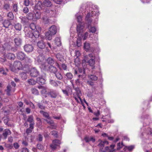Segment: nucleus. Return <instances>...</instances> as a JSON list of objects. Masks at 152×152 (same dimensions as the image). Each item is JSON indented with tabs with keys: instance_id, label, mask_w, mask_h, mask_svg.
<instances>
[{
	"instance_id": "nucleus-1",
	"label": "nucleus",
	"mask_w": 152,
	"mask_h": 152,
	"mask_svg": "<svg viewBox=\"0 0 152 152\" xmlns=\"http://www.w3.org/2000/svg\"><path fill=\"white\" fill-rule=\"evenodd\" d=\"M99 143L98 145V146L99 147L101 151L102 152H114L113 150L115 145H111L110 147L106 146L108 144V142L106 140L99 141Z\"/></svg>"
},
{
	"instance_id": "nucleus-2",
	"label": "nucleus",
	"mask_w": 152,
	"mask_h": 152,
	"mask_svg": "<svg viewBox=\"0 0 152 152\" xmlns=\"http://www.w3.org/2000/svg\"><path fill=\"white\" fill-rule=\"evenodd\" d=\"M11 70L12 72H15L17 69L18 70L23 69L21 62L19 61H15L13 65V67H10Z\"/></svg>"
},
{
	"instance_id": "nucleus-3",
	"label": "nucleus",
	"mask_w": 152,
	"mask_h": 152,
	"mask_svg": "<svg viewBox=\"0 0 152 152\" xmlns=\"http://www.w3.org/2000/svg\"><path fill=\"white\" fill-rule=\"evenodd\" d=\"M30 28L32 30L34 31L36 33V36H35V38L39 36V31H41V28L39 26H36L34 23H31L30 25Z\"/></svg>"
},
{
	"instance_id": "nucleus-4",
	"label": "nucleus",
	"mask_w": 152,
	"mask_h": 152,
	"mask_svg": "<svg viewBox=\"0 0 152 152\" xmlns=\"http://www.w3.org/2000/svg\"><path fill=\"white\" fill-rule=\"evenodd\" d=\"M61 143L60 140L58 139H55L52 141V143L50 145V147L52 150H56L58 147H60Z\"/></svg>"
},
{
	"instance_id": "nucleus-5",
	"label": "nucleus",
	"mask_w": 152,
	"mask_h": 152,
	"mask_svg": "<svg viewBox=\"0 0 152 152\" xmlns=\"http://www.w3.org/2000/svg\"><path fill=\"white\" fill-rule=\"evenodd\" d=\"M97 11V10L96 11L93 10L91 12H89L87 13L86 17V20L88 22L89 24H90L92 22V20L90 18V17L96 15V14H97L96 13Z\"/></svg>"
},
{
	"instance_id": "nucleus-6",
	"label": "nucleus",
	"mask_w": 152,
	"mask_h": 152,
	"mask_svg": "<svg viewBox=\"0 0 152 152\" xmlns=\"http://www.w3.org/2000/svg\"><path fill=\"white\" fill-rule=\"evenodd\" d=\"M44 60V57L43 56L39 55L37 58V61L39 64L41 65L42 67L44 69H46L47 66L45 64H43L42 62Z\"/></svg>"
},
{
	"instance_id": "nucleus-7",
	"label": "nucleus",
	"mask_w": 152,
	"mask_h": 152,
	"mask_svg": "<svg viewBox=\"0 0 152 152\" xmlns=\"http://www.w3.org/2000/svg\"><path fill=\"white\" fill-rule=\"evenodd\" d=\"M30 74L31 76L36 77L39 75V72L36 68L34 67L30 70Z\"/></svg>"
},
{
	"instance_id": "nucleus-8",
	"label": "nucleus",
	"mask_w": 152,
	"mask_h": 152,
	"mask_svg": "<svg viewBox=\"0 0 152 152\" xmlns=\"http://www.w3.org/2000/svg\"><path fill=\"white\" fill-rule=\"evenodd\" d=\"M45 12L46 15L48 16L55 17L56 15V11L55 10H47Z\"/></svg>"
},
{
	"instance_id": "nucleus-9",
	"label": "nucleus",
	"mask_w": 152,
	"mask_h": 152,
	"mask_svg": "<svg viewBox=\"0 0 152 152\" xmlns=\"http://www.w3.org/2000/svg\"><path fill=\"white\" fill-rule=\"evenodd\" d=\"M58 93L56 91L52 90L48 93V96L52 98H55L58 95Z\"/></svg>"
},
{
	"instance_id": "nucleus-10",
	"label": "nucleus",
	"mask_w": 152,
	"mask_h": 152,
	"mask_svg": "<svg viewBox=\"0 0 152 152\" xmlns=\"http://www.w3.org/2000/svg\"><path fill=\"white\" fill-rule=\"evenodd\" d=\"M22 39L19 37H17L14 39V42L16 47L19 46L22 43Z\"/></svg>"
},
{
	"instance_id": "nucleus-11",
	"label": "nucleus",
	"mask_w": 152,
	"mask_h": 152,
	"mask_svg": "<svg viewBox=\"0 0 152 152\" xmlns=\"http://www.w3.org/2000/svg\"><path fill=\"white\" fill-rule=\"evenodd\" d=\"M24 49L25 51L27 52H30L33 50V47L31 45L27 44L24 46Z\"/></svg>"
},
{
	"instance_id": "nucleus-12",
	"label": "nucleus",
	"mask_w": 152,
	"mask_h": 152,
	"mask_svg": "<svg viewBox=\"0 0 152 152\" xmlns=\"http://www.w3.org/2000/svg\"><path fill=\"white\" fill-rule=\"evenodd\" d=\"M84 26L79 24H78L77 27V32L79 35H82V33L83 32V29L84 28Z\"/></svg>"
},
{
	"instance_id": "nucleus-13",
	"label": "nucleus",
	"mask_w": 152,
	"mask_h": 152,
	"mask_svg": "<svg viewBox=\"0 0 152 152\" xmlns=\"http://www.w3.org/2000/svg\"><path fill=\"white\" fill-rule=\"evenodd\" d=\"M26 31H25V33L26 35L28 37L32 38L33 36L35 37V36H36V33L34 32L33 33L31 31L27 30V29H25Z\"/></svg>"
},
{
	"instance_id": "nucleus-14",
	"label": "nucleus",
	"mask_w": 152,
	"mask_h": 152,
	"mask_svg": "<svg viewBox=\"0 0 152 152\" xmlns=\"http://www.w3.org/2000/svg\"><path fill=\"white\" fill-rule=\"evenodd\" d=\"M26 55L25 54L21 52H18L17 53V58L20 60H23L25 58Z\"/></svg>"
},
{
	"instance_id": "nucleus-15",
	"label": "nucleus",
	"mask_w": 152,
	"mask_h": 152,
	"mask_svg": "<svg viewBox=\"0 0 152 152\" xmlns=\"http://www.w3.org/2000/svg\"><path fill=\"white\" fill-rule=\"evenodd\" d=\"M57 29L56 26L55 25H52L49 29L48 31L55 35L57 33Z\"/></svg>"
},
{
	"instance_id": "nucleus-16",
	"label": "nucleus",
	"mask_w": 152,
	"mask_h": 152,
	"mask_svg": "<svg viewBox=\"0 0 152 152\" xmlns=\"http://www.w3.org/2000/svg\"><path fill=\"white\" fill-rule=\"evenodd\" d=\"M27 121L29 122V126H30L31 127H32V126H34V120L33 117L32 115H29L28 117Z\"/></svg>"
},
{
	"instance_id": "nucleus-17",
	"label": "nucleus",
	"mask_w": 152,
	"mask_h": 152,
	"mask_svg": "<svg viewBox=\"0 0 152 152\" xmlns=\"http://www.w3.org/2000/svg\"><path fill=\"white\" fill-rule=\"evenodd\" d=\"M11 134V132L8 129H6L2 133V135L3 136L4 139H6L7 137V136Z\"/></svg>"
},
{
	"instance_id": "nucleus-18",
	"label": "nucleus",
	"mask_w": 152,
	"mask_h": 152,
	"mask_svg": "<svg viewBox=\"0 0 152 152\" xmlns=\"http://www.w3.org/2000/svg\"><path fill=\"white\" fill-rule=\"evenodd\" d=\"M84 140L86 142H88L90 141L94 142L95 141L94 137L92 136H86L85 137Z\"/></svg>"
},
{
	"instance_id": "nucleus-19",
	"label": "nucleus",
	"mask_w": 152,
	"mask_h": 152,
	"mask_svg": "<svg viewBox=\"0 0 152 152\" xmlns=\"http://www.w3.org/2000/svg\"><path fill=\"white\" fill-rule=\"evenodd\" d=\"M37 45L40 49H43L45 47V43L42 40H39L37 43Z\"/></svg>"
},
{
	"instance_id": "nucleus-20",
	"label": "nucleus",
	"mask_w": 152,
	"mask_h": 152,
	"mask_svg": "<svg viewBox=\"0 0 152 152\" xmlns=\"http://www.w3.org/2000/svg\"><path fill=\"white\" fill-rule=\"evenodd\" d=\"M43 4L47 7H50L52 5L51 0H43Z\"/></svg>"
},
{
	"instance_id": "nucleus-21",
	"label": "nucleus",
	"mask_w": 152,
	"mask_h": 152,
	"mask_svg": "<svg viewBox=\"0 0 152 152\" xmlns=\"http://www.w3.org/2000/svg\"><path fill=\"white\" fill-rule=\"evenodd\" d=\"M45 82V80L42 77H39L37 78V82L40 85L44 84Z\"/></svg>"
},
{
	"instance_id": "nucleus-22",
	"label": "nucleus",
	"mask_w": 152,
	"mask_h": 152,
	"mask_svg": "<svg viewBox=\"0 0 152 152\" xmlns=\"http://www.w3.org/2000/svg\"><path fill=\"white\" fill-rule=\"evenodd\" d=\"M54 35L53 34L51 33H50V32L47 31L46 32L45 34V38L47 39L50 40L52 39V37Z\"/></svg>"
},
{
	"instance_id": "nucleus-23",
	"label": "nucleus",
	"mask_w": 152,
	"mask_h": 152,
	"mask_svg": "<svg viewBox=\"0 0 152 152\" xmlns=\"http://www.w3.org/2000/svg\"><path fill=\"white\" fill-rule=\"evenodd\" d=\"M49 71L51 73L55 74L57 71V69L55 66L50 65L48 67Z\"/></svg>"
},
{
	"instance_id": "nucleus-24",
	"label": "nucleus",
	"mask_w": 152,
	"mask_h": 152,
	"mask_svg": "<svg viewBox=\"0 0 152 152\" xmlns=\"http://www.w3.org/2000/svg\"><path fill=\"white\" fill-rule=\"evenodd\" d=\"M94 59L95 58H91L88 62L90 66L92 67V69H94L95 68V61Z\"/></svg>"
},
{
	"instance_id": "nucleus-25",
	"label": "nucleus",
	"mask_w": 152,
	"mask_h": 152,
	"mask_svg": "<svg viewBox=\"0 0 152 152\" xmlns=\"http://www.w3.org/2000/svg\"><path fill=\"white\" fill-rule=\"evenodd\" d=\"M42 4L41 1H39L37 4H36L35 7L36 9L39 10H40L42 9Z\"/></svg>"
},
{
	"instance_id": "nucleus-26",
	"label": "nucleus",
	"mask_w": 152,
	"mask_h": 152,
	"mask_svg": "<svg viewBox=\"0 0 152 152\" xmlns=\"http://www.w3.org/2000/svg\"><path fill=\"white\" fill-rule=\"evenodd\" d=\"M55 43L57 46H60L61 44L60 37H56L55 40Z\"/></svg>"
},
{
	"instance_id": "nucleus-27",
	"label": "nucleus",
	"mask_w": 152,
	"mask_h": 152,
	"mask_svg": "<svg viewBox=\"0 0 152 152\" xmlns=\"http://www.w3.org/2000/svg\"><path fill=\"white\" fill-rule=\"evenodd\" d=\"M54 74H55L56 77L58 80H61L63 78L62 75L59 72H58L57 71Z\"/></svg>"
},
{
	"instance_id": "nucleus-28",
	"label": "nucleus",
	"mask_w": 152,
	"mask_h": 152,
	"mask_svg": "<svg viewBox=\"0 0 152 152\" xmlns=\"http://www.w3.org/2000/svg\"><path fill=\"white\" fill-rule=\"evenodd\" d=\"M73 97L78 103H81V104H83V102L82 99L80 98V97L76 96L75 94H73Z\"/></svg>"
},
{
	"instance_id": "nucleus-29",
	"label": "nucleus",
	"mask_w": 152,
	"mask_h": 152,
	"mask_svg": "<svg viewBox=\"0 0 152 152\" xmlns=\"http://www.w3.org/2000/svg\"><path fill=\"white\" fill-rule=\"evenodd\" d=\"M3 24L4 27L7 28L11 25V23L9 20H5L4 21Z\"/></svg>"
},
{
	"instance_id": "nucleus-30",
	"label": "nucleus",
	"mask_w": 152,
	"mask_h": 152,
	"mask_svg": "<svg viewBox=\"0 0 152 152\" xmlns=\"http://www.w3.org/2000/svg\"><path fill=\"white\" fill-rule=\"evenodd\" d=\"M41 13L39 11L36 12L34 15V20L39 19L40 18Z\"/></svg>"
},
{
	"instance_id": "nucleus-31",
	"label": "nucleus",
	"mask_w": 152,
	"mask_h": 152,
	"mask_svg": "<svg viewBox=\"0 0 152 152\" xmlns=\"http://www.w3.org/2000/svg\"><path fill=\"white\" fill-rule=\"evenodd\" d=\"M24 59H25V63L26 64H28V66L29 65V64H31L32 62L31 59L28 57L26 56Z\"/></svg>"
},
{
	"instance_id": "nucleus-32",
	"label": "nucleus",
	"mask_w": 152,
	"mask_h": 152,
	"mask_svg": "<svg viewBox=\"0 0 152 152\" xmlns=\"http://www.w3.org/2000/svg\"><path fill=\"white\" fill-rule=\"evenodd\" d=\"M14 27L16 30L20 31L22 28V26L20 23H17L14 25Z\"/></svg>"
},
{
	"instance_id": "nucleus-33",
	"label": "nucleus",
	"mask_w": 152,
	"mask_h": 152,
	"mask_svg": "<svg viewBox=\"0 0 152 152\" xmlns=\"http://www.w3.org/2000/svg\"><path fill=\"white\" fill-rule=\"evenodd\" d=\"M40 113L42 114L44 117L48 119H50V117L48 113L42 111H40Z\"/></svg>"
},
{
	"instance_id": "nucleus-34",
	"label": "nucleus",
	"mask_w": 152,
	"mask_h": 152,
	"mask_svg": "<svg viewBox=\"0 0 152 152\" xmlns=\"http://www.w3.org/2000/svg\"><path fill=\"white\" fill-rule=\"evenodd\" d=\"M7 18L9 20H12L14 18V16L12 12H10L7 15Z\"/></svg>"
},
{
	"instance_id": "nucleus-35",
	"label": "nucleus",
	"mask_w": 152,
	"mask_h": 152,
	"mask_svg": "<svg viewBox=\"0 0 152 152\" xmlns=\"http://www.w3.org/2000/svg\"><path fill=\"white\" fill-rule=\"evenodd\" d=\"M46 62L49 64H53L54 63V60L52 58L49 57L46 60Z\"/></svg>"
},
{
	"instance_id": "nucleus-36",
	"label": "nucleus",
	"mask_w": 152,
	"mask_h": 152,
	"mask_svg": "<svg viewBox=\"0 0 152 152\" xmlns=\"http://www.w3.org/2000/svg\"><path fill=\"white\" fill-rule=\"evenodd\" d=\"M6 57L10 60H14L15 58V56L13 54L9 53L6 56Z\"/></svg>"
},
{
	"instance_id": "nucleus-37",
	"label": "nucleus",
	"mask_w": 152,
	"mask_h": 152,
	"mask_svg": "<svg viewBox=\"0 0 152 152\" xmlns=\"http://www.w3.org/2000/svg\"><path fill=\"white\" fill-rule=\"evenodd\" d=\"M12 90V88L10 85H9L7 86V89L5 90L8 96L10 95V92Z\"/></svg>"
},
{
	"instance_id": "nucleus-38",
	"label": "nucleus",
	"mask_w": 152,
	"mask_h": 152,
	"mask_svg": "<svg viewBox=\"0 0 152 152\" xmlns=\"http://www.w3.org/2000/svg\"><path fill=\"white\" fill-rule=\"evenodd\" d=\"M56 57L58 61H61L64 60L63 56L59 53H57L56 55Z\"/></svg>"
},
{
	"instance_id": "nucleus-39",
	"label": "nucleus",
	"mask_w": 152,
	"mask_h": 152,
	"mask_svg": "<svg viewBox=\"0 0 152 152\" xmlns=\"http://www.w3.org/2000/svg\"><path fill=\"white\" fill-rule=\"evenodd\" d=\"M38 88L39 89H42L41 92L42 94H45L46 92V87L42 86H40L38 87Z\"/></svg>"
},
{
	"instance_id": "nucleus-40",
	"label": "nucleus",
	"mask_w": 152,
	"mask_h": 152,
	"mask_svg": "<svg viewBox=\"0 0 152 152\" xmlns=\"http://www.w3.org/2000/svg\"><path fill=\"white\" fill-rule=\"evenodd\" d=\"M34 15L32 13L30 12L28 13L27 16V18L28 20H34Z\"/></svg>"
},
{
	"instance_id": "nucleus-41",
	"label": "nucleus",
	"mask_w": 152,
	"mask_h": 152,
	"mask_svg": "<svg viewBox=\"0 0 152 152\" xmlns=\"http://www.w3.org/2000/svg\"><path fill=\"white\" fill-rule=\"evenodd\" d=\"M65 75L67 79L68 80L71 79L73 77L72 74L70 72L67 73Z\"/></svg>"
},
{
	"instance_id": "nucleus-42",
	"label": "nucleus",
	"mask_w": 152,
	"mask_h": 152,
	"mask_svg": "<svg viewBox=\"0 0 152 152\" xmlns=\"http://www.w3.org/2000/svg\"><path fill=\"white\" fill-rule=\"evenodd\" d=\"M84 47L86 51L89 50L90 48V44L86 42L84 44Z\"/></svg>"
},
{
	"instance_id": "nucleus-43",
	"label": "nucleus",
	"mask_w": 152,
	"mask_h": 152,
	"mask_svg": "<svg viewBox=\"0 0 152 152\" xmlns=\"http://www.w3.org/2000/svg\"><path fill=\"white\" fill-rule=\"evenodd\" d=\"M89 77L90 79L93 81H96L98 79V77L94 75H89Z\"/></svg>"
},
{
	"instance_id": "nucleus-44",
	"label": "nucleus",
	"mask_w": 152,
	"mask_h": 152,
	"mask_svg": "<svg viewBox=\"0 0 152 152\" xmlns=\"http://www.w3.org/2000/svg\"><path fill=\"white\" fill-rule=\"evenodd\" d=\"M49 82L50 84L53 86L57 87L58 86V83L55 80L50 79Z\"/></svg>"
},
{
	"instance_id": "nucleus-45",
	"label": "nucleus",
	"mask_w": 152,
	"mask_h": 152,
	"mask_svg": "<svg viewBox=\"0 0 152 152\" xmlns=\"http://www.w3.org/2000/svg\"><path fill=\"white\" fill-rule=\"evenodd\" d=\"M5 49L7 50H10L12 49V46L8 43H5L4 45Z\"/></svg>"
},
{
	"instance_id": "nucleus-46",
	"label": "nucleus",
	"mask_w": 152,
	"mask_h": 152,
	"mask_svg": "<svg viewBox=\"0 0 152 152\" xmlns=\"http://www.w3.org/2000/svg\"><path fill=\"white\" fill-rule=\"evenodd\" d=\"M28 19L27 18L22 17L21 18V22L24 24H26L28 22Z\"/></svg>"
},
{
	"instance_id": "nucleus-47",
	"label": "nucleus",
	"mask_w": 152,
	"mask_h": 152,
	"mask_svg": "<svg viewBox=\"0 0 152 152\" xmlns=\"http://www.w3.org/2000/svg\"><path fill=\"white\" fill-rule=\"evenodd\" d=\"M76 43L78 47H80L81 45V38L80 37H78V38L77 39L76 41Z\"/></svg>"
},
{
	"instance_id": "nucleus-48",
	"label": "nucleus",
	"mask_w": 152,
	"mask_h": 152,
	"mask_svg": "<svg viewBox=\"0 0 152 152\" xmlns=\"http://www.w3.org/2000/svg\"><path fill=\"white\" fill-rule=\"evenodd\" d=\"M20 75L23 79L25 80L27 78V76L26 73L25 72H23L21 73L20 74Z\"/></svg>"
},
{
	"instance_id": "nucleus-49",
	"label": "nucleus",
	"mask_w": 152,
	"mask_h": 152,
	"mask_svg": "<svg viewBox=\"0 0 152 152\" xmlns=\"http://www.w3.org/2000/svg\"><path fill=\"white\" fill-rule=\"evenodd\" d=\"M134 148V146L133 145H130L129 146H126L124 148V151H126V149L128 150L129 151H132Z\"/></svg>"
},
{
	"instance_id": "nucleus-50",
	"label": "nucleus",
	"mask_w": 152,
	"mask_h": 152,
	"mask_svg": "<svg viewBox=\"0 0 152 152\" xmlns=\"http://www.w3.org/2000/svg\"><path fill=\"white\" fill-rule=\"evenodd\" d=\"M31 126L32 127H31L30 126H29V127L26 129V132L27 134H29L32 132V130L34 128V126Z\"/></svg>"
},
{
	"instance_id": "nucleus-51",
	"label": "nucleus",
	"mask_w": 152,
	"mask_h": 152,
	"mask_svg": "<svg viewBox=\"0 0 152 152\" xmlns=\"http://www.w3.org/2000/svg\"><path fill=\"white\" fill-rule=\"evenodd\" d=\"M51 134L55 138H57L58 136V132L56 131L53 130L51 132Z\"/></svg>"
},
{
	"instance_id": "nucleus-52",
	"label": "nucleus",
	"mask_w": 152,
	"mask_h": 152,
	"mask_svg": "<svg viewBox=\"0 0 152 152\" xmlns=\"http://www.w3.org/2000/svg\"><path fill=\"white\" fill-rule=\"evenodd\" d=\"M12 5L13 11L16 12L18 11V4H13Z\"/></svg>"
},
{
	"instance_id": "nucleus-53",
	"label": "nucleus",
	"mask_w": 152,
	"mask_h": 152,
	"mask_svg": "<svg viewBox=\"0 0 152 152\" xmlns=\"http://www.w3.org/2000/svg\"><path fill=\"white\" fill-rule=\"evenodd\" d=\"M31 91L32 93L35 95H38L39 94V93L38 91L36 89L34 88L31 89Z\"/></svg>"
},
{
	"instance_id": "nucleus-54",
	"label": "nucleus",
	"mask_w": 152,
	"mask_h": 152,
	"mask_svg": "<svg viewBox=\"0 0 152 152\" xmlns=\"http://www.w3.org/2000/svg\"><path fill=\"white\" fill-rule=\"evenodd\" d=\"M37 149L41 151L43 150L44 148V146L40 143H38L37 145Z\"/></svg>"
},
{
	"instance_id": "nucleus-55",
	"label": "nucleus",
	"mask_w": 152,
	"mask_h": 152,
	"mask_svg": "<svg viewBox=\"0 0 152 152\" xmlns=\"http://www.w3.org/2000/svg\"><path fill=\"white\" fill-rule=\"evenodd\" d=\"M28 83L31 85H35L37 83V81H35L33 79H30L28 81Z\"/></svg>"
},
{
	"instance_id": "nucleus-56",
	"label": "nucleus",
	"mask_w": 152,
	"mask_h": 152,
	"mask_svg": "<svg viewBox=\"0 0 152 152\" xmlns=\"http://www.w3.org/2000/svg\"><path fill=\"white\" fill-rule=\"evenodd\" d=\"M76 93L75 94L76 96L80 97L81 95V93L80 91L79 90V88L77 89H76Z\"/></svg>"
},
{
	"instance_id": "nucleus-57",
	"label": "nucleus",
	"mask_w": 152,
	"mask_h": 152,
	"mask_svg": "<svg viewBox=\"0 0 152 152\" xmlns=\"http://www.w3.org/2000/svg\"><path fill=\"white\" fill-rule=\"evenodd\" d=\"M44 120L46 121L47 123L50 125L53 124L54 123L53 121L52 120H51L50 118V119H45Z\"/></svg>"
},
{
	"instance_id": "nucleus-58",
	"label": "nucleus",
	"mask_w": 152,
	"mask_h": 152,
	"mask_svg": "<svg viewBox=\"0 0 152 152\" xmlns=\"http://www.w3.org/2000/svg\"><path fill=\"white\" fill-rule=\"evenodd\" d=\"M89 31L92 33H95L96 30V29L95 27L91 26L89 29Z\"/></svg>"
},
{
	"instance_id": "nucleus-59",
	"label": "nucleus",
	"mask_w": 152,
	"mask_h": 152,
	"mask_svg": "<svg viewBox=\"0 0 152 152\" xmlns=\"http://www.w3.org/2000/svg\"><path fill=\"white\" fill-rule=\"evenodd\" d=\"M75 62L76 64H79L80 63V59L78 57H77L75 59Z\"/></svg>"
},
{
	"instance_id": "nucleus-60",
	"label": "nucleus",
	"mask_w": 152,
	"mask_h": 152,
	"mask_svg": "<svg viewBox=\"0 0 152 152\" xmlns=\"http://www.w3.org/2000/svg\"><path fill=\"white\" fill-rule=\"evenodd\" d=\"M123 143H118L117 144V149L118 150H119L120 149V148L122 147L123 146Z\"/></svg>"
},
{
	"instance_id": "nucleus-61",
	"label": "nucleus",
	"mask_w": 152,
	"mask_h": 152,
	"mask_svg": "<svg viewBox=\"0 0 152 152\" xmlns=\"http://www.w3.org/2000/svg\"><path fill=\"white\" fill-rule=\"evenodd\" d=\"M37 140L39 141H42V140L43 137L41 134H39L38 135V137L37 138Z\"/></svg>"
},
{
	"instance_id": "nucleus-62",
	"label": "nucleus",
	"mask_w": 152,
	"mask_h": 152,
	"mask_svg": "<svg viewBox=\"0 0 152 152\" xmlns=\"http://www.w3.org/2000/svg\"><path fill=\"white\" fill-rule=\"evenodd\" d=\"M23 4L26 6H28L29 4V0H24Z\"/></svg>"
},
{
	"instance_id": "nucleus-63",
	"label": "nucleus",
	"mask_w": 152,
	"mask_h": 152,
	"mask_svg": "<svg viewBox=\"0 0 152 152\" xmlns=\"http://www.w3.org/2000/svg\"><path fill=\"white\" fill-rule=\"evenodd\" d=\"M76 16L77 17L78 22L79 23H80L82 20L81 16L80 15L78 16L77 14L76 15Z\"/></svg>"
},
{
	"instance_id": "nucleus-64",
	"label": "nucleus",
	"mask_w": 152,
	"mask_h": 152,
	"mask_svg": "<svg viewBox=\"0 0 152 152\" xmlns=\"http://www.w3.org/2000/svg\"><path fill=\"white\" fill-rule=\"evenodd\" d=\"M22 152H29L28 149L26 148H23L22 149Z\"/></svg>"
}]
</instances>
